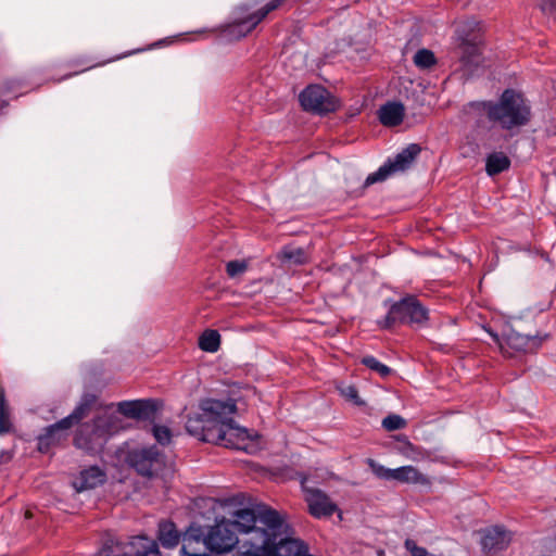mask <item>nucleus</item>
<instances>
[{
    "label": "nucleus",
    "instance_id": "1",
    "mask_svg": "<svg viewBox=\"0 0 556 556\" xmlns=\"http://www.w3.org/2000/svg\"><path fill=\"white\" fill-rule=\"evenodd\" d=\"M233 520H216L207 533H202L206 548L215 554L230 552L238 543V533L247 535L243 544L252 548L277 553L287 541H300L289 536L290 527L283 516L264 503H250L232 513Z\"/></svg>",
    "mask_w": 556,
    "mask_h": 556
},
{
    "label": "nucleus",
    "instance_id": "2",
    "mask_svg": "<svg viewBox=\"0 0 556 556\" xmlns=\"http://www.w3.org/2000/svg\"><path fill=\"white\" fill-rule=\"evenodd\" d=\"M470 105L483 109L490 122L497 123L504 130H513L527 125L531 118V108L522 94L514 89H505L498 101L471 102Z\"/></svg>",
    "mask_w": 556,
    "mask_h": 556
},
{
    "label": "nucleus",
    "instance_id": "3",
    "mask_svg": "<svg viewBox=\"0 0 556 556\" xmlns=\"http://www.w3.org/2000/svg\"><path fill=\"white\" fill-rule=\"evenodd\" d=\"M199 409L200 412L187 416L186 431L203 442L212 443L213 441L208 440V434H215L218 419L227 414H235L237 405L236 401L230 397L226 400L208 397L200 402Z\"/></svg>",
    "mask_w": 556,
    "mask_h": 556
},
{
    "label": "nucleus",
    "instance_id": "4",
    "mask_svg": "<svg viewBox=\"0 0 556 556\" xmlns=\"http://www.w3.org/2000/svg\"><path fill=\"white\" fill-rule=\"evenodd\" d=\"M97 401L92 393H84L73 412L56 422L45 427L37 435V447L41 453H48L52 446H55L66 440L72 428L88 416L91 407Z\"/></svg>",
    "mask_w": 556,
    "mask_h": 556
},
{
    "label": "nucleus",
    "instance_id": "5",
    "mask_svg": "<svg viewBox=\"0 0 556 556\" xmlns=\"http://www.w3.org/2000/svg\"><path fill=\"white\" fill-rule=\"evenodd\" d=\"M389 305L386 316L377 319V326L382 330H389L396 324L422 327L429 320V309L416 295L407 294L397 301L386 300Z\"/></svg>",
    "mask_w": 556,
    "mask_h": 556
},
{
    "label": "nucleus",
    "instance_id": "6",
    "mask_svg": "<svg viewBox=\"0 0 556 556\" xmlns=\"http://www.w3.org/2000/svg\"><path fill=\"white\" fill-rule=\"evenodd\" d=\"M420 152L421 147L418 143H409L393 157H388L376 172L369 174L365 179V186L383 181L392 174L405 172L412 166Z\"/></svg>",
    "mask_w": 556,
    "mask_h": 556
},
{
    "label": "nucleus",
    "instance_id": "7",
    "mask_svg": "<svg viewBox=\"0 0 556 556\" xmlns=\"http://www.w3.org/2000/svg\"><path fill=\"white\" fill-rule=\"evenodd\" d=\"M233 414H227L219 418L215 434H208L212 443L230 447L235 450H245L248 441L252 439L249 430L240 427L231 417Z\"/></svg>",
    "mask_w": 556,
    "mask_h": 556
},
{
    "label": "nucleus",
    "instance_id": "8",
    "mask_svg": "<svg viewBox=\"0 0 556 556\" xmlns=\"http://www.w3.org/2000/svg\"><path fill=\"white\" fill-rule=\"evenodd\" d=\"M127 462L140 476L154 477L163 471L165 455L156 445L131 450L127 455Z\"/></svg>",
    "mask_w": 556,
    "mask_h": 556
},
{
    "label": "nucleus",
    "instance_id": "9",
    "mask_svg": "<svg viewBox=\"0 0 556 556\" xmlns=\"http://www.w3.org/2000/svg\"><path fill=\"white\" fill-rule=\"evenodd\" d=\"M301 106L308 112L326 115L338 109L336 97L321 85H308L299 94Z\"/></svg>",
    "mask_w": 556,
    "mask_h": 556
},
{
    "label": "nucleus",
    "instance_id": "10",
    "mask_svg": "<svg viewBox=\"0 0 556 556\" xmlns=\"http://www.w3.org/2000/svg\"><path fill=\"white\" fill-rule=\"evenodd\" d=\"M299 478L308 511L314 518H328L339 510L338 505L324 491L307 485V477L304 473H300Z\"/></svg>",
    "mask_w": 556,
    "mask_h": 556
},
{
    "label": "nucleus",
    "instance_id": "11",
    "mask_svg": "<svg viewBox=\"0 0 556 556\" xmlns=\"http://www.w3.org/2000/svg\"><path fill=\"white\" fill-rule=\"evenodd\" d=\"M102 417L93 418L92 424H84L74 438V445L88 454L97 453L104 442V430Z\"/></svg>",
    "mask_w": 556,
    "mask_h": 556
},
{
    "label": "nucleus",
    "instance_id": "12",
    "mask_svg": "<svg viewBox=\"0 0 556 556\" xmlns=\"http://www.w3.org/2000/svg\"><path fill=\"white\" fill-rule=\"evenodd\" d=\"M161 404L162 403L155 399L122 401L117 404V410L127 418L136 420H153Z\"/></svg>",
    "mask_w": 556,
    "mask_h": 556
},
{
    "label": "nucleus",
    "instance_id": "13",
    "mask_svg": "<svg viewBox=\"0 0 556 556\" xmlns=\"http://www.w3.org/2000/svg\"><path fill=\"white\" fill-rule=\"evenodd\" d=\"M200 528H189L188 531L181 533L174 521L169 519L161 520L157 523L156 530V542L159 546L161 545L165 549H174L179 545L180 542L184 543V538L189 534L201 533Z\"/></svg>",
    "mask_w": 556,
    "mask_h": 556
},
{
    "label": "nucleus",
    "instance_id": "14",
    "mask_svg": "<svg viewBox=\"0 0 556 556\" xmlns=\"http://www.w3.org/2000/svg\"><path fill=\"white\" fill-rule=\"evenodd\" d=\"M510 533L502 526H494L482 531L481 547L490 556L504 551L509 545Z\"/></svg>",
    "mask_w": 556,
    "mask_h": 556
},
{
    "label": "nucleus",
    "instance_id": "15",
    "mask_svg": "<svg viewBox=\"0 0 556 556\" xmlns=\"http://www.w3.org/2000/svg\"><path fill=\"white\" fill-rule=\"evenodd\" d=\"M124 556H161L159 544L146 535L131 536L123 548Z\"/></svg>",
    "mask_w": 556,
    "mask_h": 556
},
{
    "label": "nucleus",
    "instance_id": "16",
    "mask_svg": "<svg viewBox=\"0 0 556 556\" xmlns=\"http://www.w3.org/2000/svg\"><path fill=\"white\" fill-rule=\"evenodd\" d=\"M106 475L99 466H90L83 469L78 478L74 481V488L77 492L92 490L105 482Z\"/></svg>",
    "mask_w": 556,
    "mask_h": 556
},
{
    "label": "nucleus",
    "instance_id": "17",
    "mask_svg": "<svg viewBox=\"0 0 556 556\" xmlns=\"http://www.w3.org/2000/svg\"><path fill=\"white\" fill-rule=\"evenodd\" d=\"M404 111L401 102H387L378 111L379 121L388 127L397 126L403 122Z\"/></svg>",
    "mask_w": 556,
    "mask_h": 556
},
{
    "label": "nucleus",
    "instance_id": "18",
    "mask_svg": "<svg viewBox=\"0 0 556 556\" xmlns=\"http://www.w3.org/2000/svg\"><path fill=\"white\" fill-rule=\"evenodd\" d=\"M393 480L412 484L428 483V478L412 465L394 468Z\"/></svg>",
    "mask_w": 556,
    "mask_h": 556
},
{
    "label": "nucleus",
    "instance_id": "19",
    "mask_svg": "<svg viewBox=\"0 0 556 556\" xmlns=\"http://www.w3.org/2000/svg\"><path fill=\"white\" fill-rule=\"evenodd\" d=\"M510 167V160L503 152H493L486 156L485 172L490 177L498 175Z\"/></svg>",
    "mask_w": 556,
    "mask_h": 556
},
{
    "label": "nucleus",
    "instance_id": "20",
    "mask_svg": "<svg viewBox=\"0 0 556 556\" xmlns=\"http://www.w3.org/2000/svg\"><path fill=\"white\" fill-rule=\"evenodd\" d=\"M504 342L515 351H526L531 343H535V338L522 334L514 329H509L503 333Z\"/></svg>",
    "mask_w": 556,
    "mask_h": 556
},
{
    "label": "nucleus",
    "instance_id": "21",
    "mask_svg": "<svg viewBox=\"0 0 556 556\" xmlns=\"http://www.w3.org/2000/svg\"><path fill=\"white\" fill-rule=\"evenodd\" d=\"M462 55L460 61L464 65H477L480 59L479 47L468 40L467 37L459 35Z\"/></svg>",
    "mask_w": 556,
    "mask_h": 556
},
{
    "label": "nucleus",
    "instance_id": "22",
    "mask_svg": "<svg viewBox=\"0 0 556 556\" xmlns=\"http://www.w3.org/2000/svg\"><path fill=\"white\" fill-rule=\"evenodd\" d=\"M220 345V334L217 330L207 329L199 338V348L208 353H215Z\"/></svg>",
    "mask_w": 556,
    "mask_h": 556
},
{
    "label": "nucleus",
    "instance_id": "23",
    "mask_svg": "<svg viewBox=\"0 0 556 556\" xmlns=\"http://www.w3.org/2000/svg\"><path fill=\"white\" fill-rule=\"evenodd\" d=\"M414 64L419 70H429L437 64V58L431 50L422 48L415 53Z\"/></svg>",
    "mask_w": 556,
    "mask_h": 556
},
{
    "label": "nucleus",
    "instance_id": "24",
    "mask_svg": "<svg viewBox=\"0 0 556 556\" xmlns=\"http://www.w3.org/2000/svg\"><path fill=\"white\" fill-rule=\"evenodd\" d=\"M337 389L341 396L351 401L354 405L359 407L366 405V402L359 397L358 390L354 384H345L341 382L338 384Z\"/></svg>",
    "mask_w": 556,
    "mask_h": 556
},
{
    "label": "nucleus",
    "instance_id": "25",
    "mask_svg": "<svg viewBox=\"0 0 556 556\" xmlns=\"http://www.w3.org/2000/svg\"><path fill=\"white\" fill-rule=\"evenodd\" d=\"M12 424L10 420V412L5 403L4 390L0 387V434L10 432Z\"/></svg>",
    "mask_w": 556,
    "mask_h": 556
},
{
    "label": "nucleus",
    "instance_id": "26",
    "mask_svg": "<svg viewBox=\"0 0 556 556\" xmlns=\"http://www.w3.org/2000/svg\"><path fill=\"white\" fill-rule=\"evenodd\" d=\"M362 364L370 370L378 372L381 377H388L391 374V368L372 355L364 356Z\"/></svg>",
    "mask_w": 556,
    "mask_h": 556
},
{
    "label": "nucleus",
    "instance_id": "27",
    "mask_svg": "<svg viewBox=\"0 0 556 556\" xmlns=\"http://www.w3.org/2000/svg\"><path fill=\"white\" fill-rule=\"evenodd\" d=\"M406 425V419L397 414H389L381 421L382 428L386 429L387 431L401 430L404 429Z\"/></svg>",
    "mask_w": 556,
    "mask_h": 556
},
{
    "label": "nucleus",
    "instance_id": "28",
    "mask_svg": "<svg viewBox=\"0 0 556 556\" xmlns=\"http://www.w3.org/2000/svg\"><path fill=\"white\" fill-rule=\"evenodd\" d=\"M369 468L371 469L372 473L381 479V480H384V481H391L393 480V475H394V468H388L381 464H379L378 462L374 460V459H368L367 462Z\"/></svg>",
    "mask_w": 556,
    "mask_h": 556
},
{
    "label": "nucleus",
    "instance_id": "29",
    "mask_svg": "<svg viewBox=\"0 0 556 556\" xmlns=\"http://www.w3.org/2000/svg\"><path fill=\"white\" fill-rule=\"evenodd\" d=\"M152 434L157 443L166 445L170 442L172 432L168 427L162 425H153Z\"/></svg>",
    "mask_w": 556,
    "mask_h": 556
},
{
    "label": "nucleus",
    "instance_id": "30",
    "mask_svg": "<svg viewBox=\"0 0 556 556\" xmlns=\"http://www.w3.org/2000/svg\"><path fill=\"white\" fill-rule=\"evenodd\" d=\"M285 258L294 264L302 265L306 263L307 255L303 248H294L285 251Z\"/></svg>",
    "mask_w": 556,
    "mask_h": 556
},
{
    "label": "nucleus",
    "instance_id": "31",
    "mask_svg": "<svg viewBox=\"0 0 556 556\" xmlns=\"http://www.w3.org/2000/svg\"><path fill=\"white\" fill-rule=\"evenodd\" d=\"M247 263L244 261H229L226 264V271L230 278H235L247 270Z\"/></svg>",
    "mask_w": 556,
    "mask_h": 556
},
{
    "label": "nucleus",
    "instance_id": "32",
    "mask_svg": "<svg viewBox=\"0 0 556 556\" xmlns=\"http://www.w3.org/2000/svg\"><path fill=\"white\" fill-rule=\"evenodd\" d=\"M405 547L412 556H426L428 554L426 548L418 546L415 541L409 539L405 541Z\"/></svg>",
    "mask_w": 556,
    "mask_h": 556
},
{
    "label": "nucleus",
    "instance_id": "33",
    "mask_svg": "<svg viewBox=\"0 0 556 556\" xmlns=\"http://www.w3.org/2000/svg\"><path fill=\"white\" fill-rule=\"evenodd\" d=\"M540 8L544 14L556 18V0H541Z\"/></svg>",
    "mask_w": 556,
    "mask_h": 556
},
{
    "label": "nucleus",
    "instance_id": "34",
    "mask_svg": "<svg viewBox=\"0 0 556 556\" xmlns=\"http://www.w3.org/2000/svg\"><path fill=\"white\" fill-rule=\"evenodd\" d=\"M113 541H106L92 556H113Z\"/></svg>",
    "mask_w": 556,
    "mask_h": 556
},
{
    "label": "nucleus",
    "instance_id": "35",
    "mask_svg": "<svg viewBox=\"0 0 556 556\" xmlns=\"http://www.w3.org/2000/svg\"><path fill=\"white\" fill-rule=\"evenodd\" d=\"M233 556H264L262 549L252 548L249 546V548L245 552L238 553Z\"/></svg>",
    "mask_w": 556,
    "mask_h": 556
},
{
    "label": "nucleus",
    "instance_id": "36",
    "mask_svg": "<svg viewBox=\"0 0 556 556\" xmlns=\"http://www.w3.org/2000/svg\"><path fill=\"white\" fill-rule=\"evenodd\" d=\"M93 66H94V65H89V66H87V67H85V68H83V70H80V71H76V72H74V73L66 74V75H64L62 78L58 79V81H61V80H64V79L71 78V77H73L74 75H77V74H79V73H81V72H85V71H87V70H89V68H92Z\"/></svg>",
    "mask_w": 556,
    "mask_h": 556
},
{
    "label": "nucleus",
    "instance_id": "37",
    "mask_svg": "<svg viewBox=\"0 0 556 556\" xmlns=\"http://www.w3.org/2000/svg\"><path fill=\"white\" fill-rule=\"evenodd\" d=\"M146 50H147V49H137V50H134V51L127 52V53H125V54H123V55H121V56H117V58H115V59H111L110 61L117 60V59H121V58H123V56H127V55H130V54H132V53L141 52V51H146Z\"/></svg>",
    "mask_w": 556,
    "mask_h": 556
},
{
    "label": "nucleus",
    "instance_id": "38",
    "mask_svg": "<svg viewBox=\"0 0 556 556\" xmlns=\"http://www.w3.org/2000/svg\"><path fill=\"white\" fill-rule=\"evenodd\" d=\"M486 331H488V333L491 336V338H492L495 342H498V343L501 342V341H500V337H498V334H497L496 332H494V331H493V330H491V329H488Z\"/></svg>",
    "mask_w": 556,
    "mask_h": 556
},
{
    "label": "nucleus",
    "instance_id": "39",
    "mask_svg": "<svg viewBox=\"0 0 556 556\" xmlns=\"http://www.w3.org/2000/svg\"><path fill=\"white\" fill-rule=\"evenodd\" d=\"M165 41H166V39L159 40V41H156V42L152 43V45L149 47V49H152V48H159V47H161Z\"/></svg>",
    "mask_w": 556,
    "mask_h": 556
},
{
    "label": "nucleus",
    "instance_id": "40",
    "mask_svg": "<svg viewBox=\"0 0 556 556\" xmlns=\"http://www.w3.org/2000/svg\"><path fill=\"white\" fill-rule=\"evenodd\" d=\"M206 30H207L206 28H202V29L197 30V31H195V34H203V33H205Z\"/></svg>",
    "mask_w": 556,
    "mask_h": 556
}]
</instances>
